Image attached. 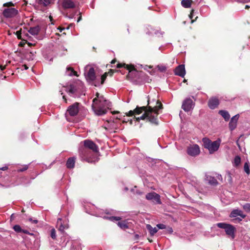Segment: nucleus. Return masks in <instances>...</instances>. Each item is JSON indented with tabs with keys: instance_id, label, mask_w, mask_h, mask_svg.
<instances>
[{
	"instance_id": "obj_37",
	"label": "nucleus",
	"mask_w": 250,
	"mask_h": 250,
	"mask_svg": "<svg viewBox=\"0 0 250 250\" xmlns=\"http://www.w3.org/2000/svg\"><path fill=\"white\" fill-rule=\"evenodd\" d=\"M244 208L247 211H250V203H247L243 206Z\"/></svg>"
},
{
	"instance_id": "obj_32",
	"label": "nucleus",
	"mask_w": 250,
	"mask_h": 250,
	"mask_svg": "<svg viewBox=\"0 0 250 250\" xmlns=\"http://www.w3.org/2000/svg\"><path fill=\"white\" fill-rule=\"evenodd\" d=\"M240 162H241L240 157L238 156H236L234 159V165L235 166H238L240 164Z\"/></svg>"
},
{
	"instance_id": "obj_53",
	"label": "nucleus",
	"mask_w": 250,
	"mask_h": 250,
	"mask_svg": "<svg viewBox=\"0 0 250 250\" xmlns=\"http://www.w3.org/2000/svg\"><path fill=\"white\" fill-rule=\"evenodd\" d=\"M249 7V6L248 5H246V6H245V8H246V9H247V8H248Z\"/></svg>"
},
{
	"instance_id": "obj_39",
	"label": "nucleus",
	"mask_w": 250,
	"mask_h": 250,
	"mask_svg": "<svg viewBox=\"0 0 250 250\" xmlns=\"http://www.w3.org/2000/svg\"><path fill=\"white\" fill-rule=\"evenodd\" d=\"M106 78V74L105 73L104 75H102L101 77V84H103L105 79Z\"/></svg>"
},
{
	"instance_id": "obj_28",
	"label": "nucleus",
	"mask_w": 250,
	"mask_h": 250,
	"mask_svg": "<svg viewBox=\"0 0 250 250\" xmlns=\"http://www.w3.org/2000/svg\"><path fill=\"white\" fill-rule=\"evenodd\" d=\"M191 0H182L181 4L185 8H189L191 6Z\"/></svg>"
},
{
	"instance_id": "obj_47",
	"label": "nucleus",
	"mask_w": 250,
	"mask_h": 250,
	"mask_svg": "<svg viewBox=\"0 0 250 250\" xmlns=\"http://www.w3.org/2000/svg\"><path fill=\"white\" fill-rule=\"evenodd\" d=\"M193 10H192L191 11V12L190 13V15H189V18H190L191 19H192V13H193Z\"/></svg>"
},
{
	"instance_id": "obj_36",
	"label": "nucleus",
	"mask_w": 250,
	"mask_h": 250,
	"mask_svg": "<svg viewBox=\"0 0 250 250\" xmlns=\"http://www.w3.org/2000/svg\"><path fill=\"white\" fill-rule=\"evenodd\" d=\"M50 236L52 239H56V231L54 229H51Z\"/></svg>"
},
{
	"instance_id": "obj_41",
	"label": "nucleus",
	"mask_w": 250,
	"mask_h": 250,
	"mask_svg": "<svg viewBox=\"0 0 250 250\" xmlns=\"http://www.w3.org/2000/svg\"><path fill=\"white\" fill-rule=\"evenodd\" d=\"M157 227L160 229H164L166 228V226L164 224H158L157 225Z\"/></svg>"
},
{
	"instance_id": "obj_17",
	"label": "nucleus",
	"mask_w": 250,
	"mask_h": 250,
	"mask_svg": "<svg viewBox=\"0 0 250 250\" xmlns=\"http://www.w3.org/2000/svg\"><path fill=\"white\" fill-rule=\"evenodd\" d=\"M62 5L64 9L73 8L75 7L74 3L71 0H64Z\"/></svg>"
},
{
	"instance_id": "obj_18",
	"label": "nucleus",
	"mask_w": 250,
	"mask_h": 250,
	"mask_svg": "<svg viewBox=\"0 0 250 250\" xmlns=\"http://www.w3.org/2000/svg\"><path fill=\"white\" fill-rule=\"evenodd\" d=\"M96 216L103 217L104 219H109V220L111 221H119L121 219V218L120 217H116V216H111V217H107L105 215H104L103 212H100L99 214H95Z\"/></svg>"
},
{
	"instance_id": "obj_27",
	"label": "nucleus",
	"mask_w": 250,
	"mask_h": 250,
	"mask_svg": "<svg viewBox=\"0 0 250 250\" xmlns=\"http://www.w3.org/2000/svg\"><path fill=\"white\" fill-rule=\"evenodd\" d=\"M146 228L151 235H153L158 231V229L156 228H152L150 225H147Z\"/></svg>"
},
{
	"instance_id": "obj_21",
	"label": "nucleus",
	"mask_w": 250,
	"mask_h": 250,
	"mask_svg": "<svg viewBox=\"0 0 250 250\" xmlns=\"http://www.w3.org/2000/svg\"><path fill=\"white\" fill-rule=\"evenodd\" d=\"M117 66L118 68L124 67L125 68H126V69L129 71V72H131L132 71H133V70H135L133 65L126 64L125 63H123V64H122V63H118Z\"/></svg>"
},
{
	"instance_id": "obj_60",
	"label": "nucleus",
	"mask_w": 250,
	"mask_h": 250,
	"mask_svg": "<svg viewBox=\"0 0 250 250\" xmlns=\"http://www.w3.org/2000/svg\"><path fill=\"white\" fill-rule=\"evenodd\" d=\"M55 250H58V249H56Z\"/></svg>"
},
{
	"instance_id": "obj_31",
	"label": "nucleus",
	"mask_w": 250,
	"mask_h": 250,
	"mask_svg": "<svg viewBox=\"0 0 250 250\" xmlns=\"http://www.w3.org/2000/svg\"><path fill=\"white\" fill-rule=\"evenodd\" d=\"M250 166L249 163L248 162H246L244 164V171L247 174H249L250 173Z\"/></svg>"
},
{
	"instance_id": "obj_48",
	"label": "nucleus",
	"mask_w": 250,
	"mask_h": 250,
	"mask_svg": "<svg viewBox=\"0 0 250 250\" xmlns=\"http://www.w3.org/2000/svg\"><path fill=\"white\" fill-rule=\"evenodd\" d=\"M0 68L1 70L2 71L3 70H4L5 68V66H0Z\"/></svg>"
},
{
	"instance_id": "obj_40",
	"label": "nucleus",
	"mask_w": 250,
	"mask_h": 250,
	"mask_svg": "<svg viewBox=\"0 0 250 250\" xmlns=\"http://www.w3.org/2000/svg\"><path fill=\"white\" fill-rule=\"evenodd\" d=\"M13 5H14V4L12 2H6V3H5L3 4L4 7H6V6L10 7V6H12Z\"/></svg>"
},
{
	"instance_id": "obj_52",
	"label": "nucleus",
	"mask_w": 250,
	"mask_h": 250,
	"mask_svg": "<svg viewBox=\"0 0 250 250\" xmlns=\"http://www.w3.org/2000/svg\"><path fill=\"white\" fill-rule=\"evenodd\" d=\"M62 98H63V99H64V100L65 102V103H66V99H65V96H62Z\"/></svg>"
},
{
	"instance_id": "obj_3",
	"label": "nucleus",
	"mask_w": 250,
	"mask_h": 250,
	"mask_svg": "<svg viewBox=\"0 0 250 250\" xmlns=\"http://www.w3.org/2000/svg\"><path fill=\"white\" fill-rule=\"evenodd\" d=\"M87 148L91 149L94 152H98V147L92 141L86 140L83 142V146L79 148V153L82 157L88 163H92L95 161L91 160L88 157V150Z\"/></svg>"
},
{
	"instance_id": "obj_50",
	"label": "nucleus",
	"mask_w": 250,
	"mask_h": 250,
	"mask_svg": "<svg viewBox=\"0 0 250 250\" xmlns=\"http://www.w3.org/2000/svg\"><path fill=\"white\" fill-rule=\"evenodd\" d=\"M23 66L24 67V68L25 70H27L28 68V66L26 65H24Z\"/></svg>"
},
{
	"instance_id": "obj_9",
	"label": "nucleus",
	"mask_w": 250,
	"mask_h": 250,
	"mask_svg": "<svg viewBox=\"0 0 250 250\" xmlns=\"http://www.w3.org/2000/svg\"><path fill=\"white\" fill-rule=\"evenodd\" d=\"M200 152V147L196 144L190 145L187 148V153L191 156H196L199 155Z\"/></svg>"
},
{
	"instance_id": "obj_4",
	"label": "nucleus",
	"mask_w": 250,
	"mask_h": 250,
	"mask_svg": "<svg viewBox=\"0 0 250 250\" xmlns=\"http://www.w3.org/2000/svg\"><path fill=\"white\" fill-rule=\"evenodd\" d=\"M147 103V106H146L147 108V111H151V115H154V113H156V115L155 116V117L158 118V116L160 113L159 110L163 108L162 103L160 102H151L150 96H148Z\"/></svg>"
},
{
	"instance_id": "obj_10",
	"label": "nucleus",
	"mask_w": 250,
	"mask_h": 250,
	"mask_svg": "<svg viewBox=\"0 0 250 250\" xmlns=\"http://www.w3.org/2000/svg\"><path fill=\"white\" fill-rule=\"evenodd\" d=\"M146 198L147 200L151 201L153 202H155L156 204H161L160 196L154 192L147 193L146 196Z\"/></svg>"
},
{
	"instance_id": "obj_42",
	"label": "nucleus",
	"mask_w": 250,
	"mask_h": 250,
	"mask_svg": "<svg viewBox=\"0 0 250 250\" xmlns=\"http://www.w3.org/2000/svg\"><path fill=\"white\" fill-rule=\"evenodd\" d=\"M16 35H17L18 39H20L21 38V33L20 31H17Z\"/></svg>"
},
{
	"instance_id": "obj_23",
	"label": "nucleus",
	"mask_w": 250,
	"mask_h": 250,
	"mask_svg": "<svg viewBox=\"0 0 250 250\" xmlns=\"http://www.w3.org/2000/svg\"><path fill=\"white\" fill-rule=\"evenodd\" d=\"M40 30V27L39 26H36L31 27L29 30V32L32 35H37L38 34Z\"/></svg>"
},
{
	"instance_id": "obj_35",
	"label": "nucleus",
	"mask_w": 250,
	"mask_h": 250,
	"mask_svg": "<svg viewBox=\"0 0 250 250\" xmlns=\"http://www.w3.org/2000/svg\"><path fill=\"white\" fill-rule=\"evenodd\" d=\"M157 68L158 70L162 72H165L167 69V67L163 65H158Z\"/></svg>"
},
{
	"instance_id": "obj_15",
	"label": "nucleus",
	"mask_w": 250,
	"mask_h": 250,
	"mask_svg": "<svg viewBox=\"0 0 250 250\" xmlns=\"http://www.w3.org/2000/svg\"><path fill=\"white\" fill-rule=\"evenodd\" d=\"M86 79L89 81H93L96 78L94 69L90 67L87 73H85Z\"/></svg>"
},
{
	"instance_id": "obj_46",
	"label": "nucleus",
	"mask_w": 250,
	"mask_h": 250,
	"mask_svg": "<svg viewBox=\"0 0 250 250\" xmlns=\"http://www.w3.org/2000/svg\"><path fill=\"white\" fill-rule=\"evenodd\" d=\"M29 55L30 56V58L32 59H33V58H31V56H33L34 55V53L33 52H30L29 54Z\"/></svg>"
},
{
	"instance_id": "obj_44",
	"label": "nucleus",
	"mask_w": 250,
	"mask_h": 250,
	"mask_svg": "<svg viewBox=\"0 0 250 250\" xmlns=\"http://www.w3.org/2000/svg\"><path fill=\"white\" fill-rule=\"evenodd\" d=\"M8 169V167L7 166H5V167H0V170H6Z\"/></svg>"
},
{
	"instance_id": "obj_49",
	"label": "nucleus",
	"mask_w": 250,
	"mask_h": 250,
	"mask_svg": "<svg viewBox=\"0 0 250 250\" xmlns=\"http://www.w3.org/2000/svg\"><path fill=\"white\" fill-rule=\"evenodd\" d=\"M23 232L24 233L27 234L28 233V231L22 229V232Z\"/></svg>"
},
{
	"instance_id": "obj_22",
	"label": "nucleus",
	"mask_w": 250,
	"mask_h": 250,
	"mask_svg": "<svg viewBox=\"0 0 250 250\" xmlns=\"http://www.w3.org/2000/svg\"><path fill=\"white\" fill-rule=\"evenodd\" d=\"M75 163V158L74 157L69 158L66 162V166L68 168H72L74 167Z\"/></svg>"
},
{
	"instance_id": "obj_25",
	"label": "nucleus",
	"mask_w": 250,
	"mask_h": 250,
	"mask_svg": "<svg viewBox=\"0 0 250 250\" xmlns=\"http://www.w3.org/2000/svg\"><path fill=\"white\" fill-rule=\"evenodd\" d=\"M118 226L123 229H125L128 228V223L126 221L119 222L117 223Z\"/></svg>"
},
{
	"instance_id": "obj_8",
	"label": "nucleus",
	"mask_w": 250,
	"mask_h": 250,
	"mask_svg": "<svg viewBox=\"0 0 250 250\" xmlns=\"http://www.w3.org/2000/svg\"><path fill=\"white\" fill-rule=\"evenodd\" d=\"M194 106V103L192 100L190 98H186L183 102L182 105V109L186 112H188L192 109Z\"/></svg>"
},
{
	"instance_id": "obj_30",
	"label": "nucleus",
	"mask_w": 250,
	"mask_h": 250,
	"mask_svg": "<svg viewBox=\"0 0 250 250\" xmlns=\"http://www.w3.org/2000/svg\"><path fill=\"white\" fill-rule=\"evenodd\" d=\"M66 73L69 76H76L77 75L76 72L71 67H67Z\"/></svg>"
},
{
	"instance_id": "obj_55",
	"label": "nucleus",
	"mask_w": 250,
	"mask_h": 250,
	"mask_svg": "<svg viewBox=\"0 0 250 250\" xmlns=\"http://www.w3.org/2000/svg\"><path fill=\"white\" fill-rule=\"evenodd\" d=\"M125 190H128V188H125Z\"/></svg>"
},
{
	"instance_id": "obj_7",
	"label": "nucleus",
	"mask_w": 250,
	"mask_h": 250,
	"mask_svg": "<svg viewBox=\"0 0 250 250\" xmlns=\"http://www.w3.org/2000/svg\"><path fill=\"white\" fill-rule=\"evenodd\" d=\"M79 110L80 104L78 103H75L68 107L66 114H68L71 116H75L77 115Z\"/></svg>"
},
{
	"instance_id": "obj_56",
	"label": "nucleus",
	"mask_w": 250,
	"mask_h": 250,
	"mask_svg": "<svg viewBox=\"0 0 250 250\" xmlns=\"http://www.w3.org/2000/svg\"><path fill=\"white\" fill-rule=\"evenodd\" d=\"M72 247H73V248L74 247V244H73L72 245Z\"/></svg>"
},
{
	"instance_id": "obj_34",
	"label": "nucleus",
	"mask_w": 250,
	"mask_h": 250,
	"mask_svg": "<svg viewBox=\"0 0 250 250\" xmlns=\"http://www.w3.org/2000/svg\"><path fill=\"white\" fill-rule=\"evenodd\" d=\"M13 229L15 231H16L17 232H22V229H21V227L18 225H15L13 227Z\"/></svg>"
},
{
	"instance_id": "obj_1",
	"label": "nucleus",
	"mask_w": 250,
	"mask_h": 250,
	"mask_svg": "<svg viewBox=\"0 0 250 250\" xmlns=\"http://www.w3.org/2000/svg\"><path fill=\"white\" fill-rule=\"evenodd\" d=\"M95 95L96 97L92 101V110L94 113L98 116L104 115L111 106V104L100 93L97 92Z\"/></svg>"
},
{
	"instance_id": "obj_14",
	"label": "nucleus",
	"mask_w": 250,
	"mask_h": 250,
	"mask_svg": "<svg viewBox=\"0 0 250 250\" xmlns=\"http://www.w3.org/2000/svg\"><path fill=\"white\" fill-rule=\"evenodd\" d=\"M219 104V100L215 97L210 98L208 102V107L211 109H214L216 108Z\"/></svg>"
},
{
	"instance_id": "obj_33",
	"label": "nucleus",
	"mask_w": 250,
	"mask_h": 250,
	"mask_svg": "<svg viewBox=\"0 0 250 250\" xmlns=\"http://www.w3.org/2000/svg\"><path fill=\"white\" fill-rule=\"evenodd\" d=\"M28 165H24L23 166H21V167L19 168L18 169V172H22L26 170L28 168Z\"/></svg>"
},
{
	"instance_id": "obj_43",
	"label": "nucleus",
	"mask_w": 250,
	"mask_h": 250,
	"mask_svg": "<svg viewBox=\"0 0 250 250\" xmlns=\"http://www.w3.org/2000/svg\"><path fill=\"white\" fill-rule=\"evenodd\" d=\"M139 237H140L139 235V234H135V235H134V240H138L139 239Z\"/></svg>"
},
{
	"instance_id": "obj_24",
	"label": "nucleus",
	"mask_w": 250,
	"mask_h": 250,
	"mask_svg": "<svg viewBox=\"0 0 250 250\" xmlns=\"http://www.w3.org/2000/svg\"><path fill=\"white\" fill-rule=\"evenodd\" d=\"M206 180L208 181V183L211 185H216L218 184L216 179L211 176L207 175L206 176Z\"/></svg>"
},
{
	"instance_id": "obj_45",
	"label": "nucleus",
	"mask_w": 250,
	"mask_h": 250,
	"mask_svg": "<svg viewBox=\"0 0 250 250\" xmlns=\"http://www.w3.org/2000/svg\"><path fill=\"white\" fill-rule=\"evenodd\" d=\"M151 102H159L158 100L155 99H151Z\"/></svg>"
},
{
	"instance_id": "obj_59",
	"label": "nucleus",
	"mask_w": 250,
	"mask_h": 250,
	"mask_svg": "<svg viewBox=\"0 0 250 250\" xmlns=\"http://www.w3.org/2000/svg\"><path fill=\"white\" fill-rule=\"evenodd\" d=\"M50 20L52 21V17H50Z\"/></svg>"
},
{
	"instance_id": "obj_54",
	"label": "nucleus",
	"mask_w": 250,
	"mask_h": 250,
	"mask_svg": "<svg viewBox=\"0 0 250 250\" xmlns=\"http://www.w3.org/2000/svg\"><path fill=\"white\" fill-rule=\"evenodd\" d=\"M115 63V61L114 60L112 61L111 63Z\"/></svg>"
},
{
	"instance_id": "obj_12",
	"label": "nucleus",
	"mask_w": 250,
	"mask_h": 250,
	"mask_svg": "<svg viewBox=\"0 0 250 250\" xmlns=\"http://www.w3.org/2000/svg\"><path fill=\"white\" fill-rule=\"evenodd\" d=\"M57 225L59 227V230L61 232H63L65 229L68 228V221L66 220L62 221L61 218L58 219Z\"/></svg>"
},
{
	"instance_id": "obj_11",
	"label": "nucleus",
	"mask_w": 250,
	"mask_h": 250,
	"mask_svg": "<svg viewBox=\"0 0 250 250\" xmlns=\"http://www.w3.org/2000/svg\"><path fill=\"white\" fill-rule=\"evenodd\" d=\"M18 11L14 8H7L3 11V15L6 18H12L17 15Z\"/></svg>"
},
{
	"instance_id": "obj_20",
	"label": "nucleus",
	"mask_w": 250,
	"mask_h": 250,
	"mask_svg": "<svg viewBox=\"0 0 250 250\" xmlns=\"http://www.w3.org/2000/svg\"><path fill=\"white\" fill-rule=\"evenodd\" d=\"M36 2L41 7H45L51 3V0H36Z\"/></svg>"
},
{
	"instance_id": "obj_13",
	"label": "nucleus",
	"mask_w": 250,
	"mask_h": 250,
	"mask_svg": "<svg viewBox=\"0 0 250 250\" xmlns=\"http://www.w3.org/2000/svg\"><path fill=\"white\" fill-rule=\"evenodd\" d=\"M174 73L176 75L180 76L182 78L184 77L186 74L185 65L184 64H180L178 65L175 68Z\"/></svg>"
},
{
	"instance_id": "obj_38",
	"label": "nucleus",
	"mask_w": 250,
	"mask_h": 250,
	"mask_svg": "<svg viewBox=\"0 0 250 250\" xmlns=\"http://www.w3.org/2000/svg\"><path fill=\"white\" fill-rule=\"evenodd\" d=\"M28 220L29 222H30L32 224H36L38 223V221L37 219H33L32 218H29L28 219Z\"/></svg>"
},
{
	"instance_id": "obj_2",
	"label": "nucleus",
	"mask_w": 250,
	"mask_h": 250,
	"mask_svg": "<svg viewBox=\"0 0 250 250\" xmlns=\"http://www.w3.org/2000/svg\"><path fill=\"white\" fill-rule=\"evenodd\" d=\"M143 112H144V113L141 116L136 118L137 121H139L140 120L147 119L152 124L155 125L158 124V118L155 117V116L156 115V113H154V115H151V111H147V108L145 106L142 107L137 106L134 110H130L126 113V115L128 116H132L135 114H140Z\"/></svg>"
},
{
	"instance_id": "obj_19",
	"label": "nucleus",
	"mask_w": 250,
	"mask_h": 250,
	"mask_svg": "<svg viewBox=\"0 0 250 250\" xmlns=\"http://www.w3.org/2000/svg\"><path fill=\"white\" fill-rule=\"evenodd\" d=\"M237 216H240L242 218H244L246 217V215L243 214L242 211L239 209L233 210L232 211L230 215L231 217H235Z\"/></svg>"
},
{
	"instance_id": "obj_58",
	"label": "nucleus",
	"mask_w": 250,
	"mask_h": 250,
	"mask_svg": "<svg viewBox=\"0 0 250 250\" xmlns=\"http://www.w3.org/2000/svg\"><path fill=\"white\" fill-rule=\"evenodd\" d=\"M28 44H29V45H31V43H28Z\"/></svg>"
},
{
	"instance_id": "obj_5",
	"label": "nucleus",
	"mask_w": 250,
	"mask_h": 250,
	"mask_svg": "<svg viewBox=\"0 0 250 250\" xmlns=\"http://www.w3.org/2000/svg\"><path fill=\"white\" fill-rule=\"evenodd\" d=\"M202 141L205 148L208 149L210 154L218 150L221 143V140L219 139L212 142L209 139L204 138Z\"/></svg>"
},
{
	"instance_id": "obj_57",
	"label": "nucleus",
	"mask_w": 250,
	"mask_h": 250,
	"mask_svg": "<svg viewBox=\"0 0 250 250\" xmlns=\"http://www.w3.org/2000/svg\"><path fill=\"white\" fill-rule=\"evenodd\" d=\"M62 29H60V32H62Z\"/></svg>"
},
{
	"instance_id": "obj_26",
	"label": "nucleus",
	"mask_w": 250,
	"mask_h": 250,
	"mask_svg": "<svg viewBox=\"0 0 250 250\" xmlns=\"http://www.w3.org/2000/svg\"><path fill=\"white\" fill-rule=\"evenodd\" d=\"M219 113L224 118L226 121H228L230 118L229 112L226 110H220Z\"/></svg>"
},
{
	"instance_id": "obj_51",
	"label": "nucleus",
	"mask_w": 250,
	"mask_h": 250,
	"mask_svg": "<svg viewBox=\"0 0 250 250\" xmlns=\"http://www.w3.org/2000/svg\"><path fill=\"white\" fill-rule=\"evenodd\" d=\"M81 19H82V17H81V16H80V17L78 18V21H77V22H79V21L81 20Z\"/></svg>"
},
{
	"instance_id": "obj_29",
	"label": "nucleus",
	"mask_w": 250,
	"mask_h": 250,
	"mask_svg": "<svg viewBox=\"0 0 250 250\" xmlns=\"http://www.w3.org/2000/svg\"><path fill=\"white\" fill-rule=\"evenodd\" d=\"M66 90L70 95L73 96L76 92V88L73 85H70L69 87L66 88Z\"/></svg>"
},
{
	"instance_id": "obj_6",
	"label": "nucleus",
	"mask_w": 250,
	"mask_h": 250,
	"mask_svg": "<svg viewBox=\"0 0 250 250\" xmlns=\"http://www.w3.org/2000/svg\"><path fill=\"white\" fill-rule=\"evenodd\" d=\"M217 226L220 228L225 229L227 235L230 236L232 238H234L235 228L233 226L223 223H218Z\"/></svg>"
},
{
	"instance_id": "obj_16",
	"label": "nucleus",
	"mask_w": 250,
	"mask_h": 250,
	"mask_svg": "<svg viewBox=\"0 0 250 250\" xmlns=\"http://www.w3.org/2000/svg\"><path fill=\"white\" fill-rule=\"evenodd\" d=\"M239 118V115H236L232 117L229 123V128L231 130H234L237 125V121Z\"/></svg>"
}]
</instances>
